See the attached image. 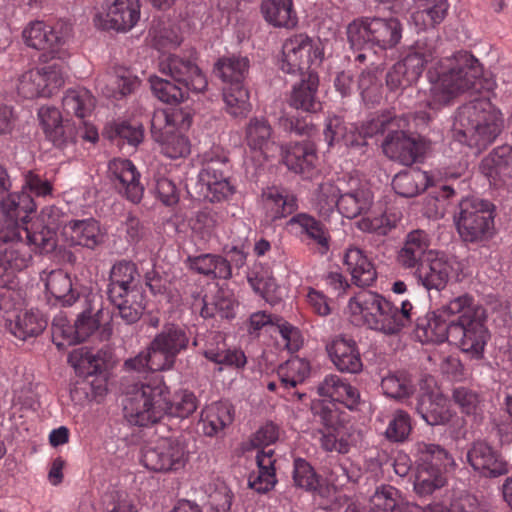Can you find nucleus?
Instances as JSON below:
<instances>
[{"mask_svg": "<svg viewBox=\"0 0 512 512\" xmlns=\"http://www.w3.org/2000/svg\"><path fill=\"white\" fill-rule=\"evenodd\" d=\"M434 73L428 72L432 83L428 106L438 110L449 105L461 93L466 91L480 92L490 89V82L483 78V69L472 55H463L460 59H445L440 61Z\"/></svg>", "mask_w": 512, "mask_h": 512, "instance_id": "obj_1", "label": "nucleus"}, {"mask_svg": "<svg viewBox=\"0 0 512 512\" xmlns=\"http://www.w3.org/2000/svg\"><path fill=\"white\" fill-rule=\"evenodd\" d=\"M502 119L487 99H476L461 106L453 122L454 141L479 153L491 145L501 132Z\"/></svg>", "mask_w": 512, "mask_h": 512, "instance_id": "obj_2", "label": "nucleus"}, {"mask_svg": "<svg viewBox=\"0 0 512 512\" xmlns=\"http://www.w3.org/2000/svg\"><path fill=\"white\" fill-rule=\"evenodd\" d=\"M443 314L459 315L452 321L450 343L473 358H481L488 339L485 309L469 294L453 298L442 306Z\"/></svg>", "mask_w": 512, "mask_h": 512, "instance_id": "obj_3", "label": "nucleus"}, {"mask_svg": "<svg viewBox=\"0 0 512 512\" xmlns=\"http://www.w3.org/2000/svg\"><path fill=\"white\" fill-rule=\"evenodd\" d=\"M168 387L160 377L134 385L123 401L126 420L136 426L146 427L159 422L165 416Z\"/></svg>", "mask_w": 512, "mask_h": 512, "instance_id": "obj_4", "label": "nucleus"}, {"mask_svg": "<svg viewBox=\"0 0 512 512\" xmlns=\"http://www.w3.org/2000/svg\"><path fill=\"white\" fill-rule=\"evenodd\" d=\"M346 34L354 50H387L400 42L402 25L396 18L360 17L348 24Z\"/></svg>", "mask_w": 512, "mask_h": 512, "instance_id": "obj_5", "label": "nucleus"}, {"mask_svg": "<svg viewBox=\"0 0 512 512\" xmlns=\"http://www.w3.org/2000/svg\"><path fill=\"white\" fill-rule=\"evenodd\" d=\"M191 116L181 110H157L151 118V135L159 143L161 153L177 159L190 153V142L184 131L191 125Z\"/></svg>", "mask_w": 512, "mask_h": 512, "instance_id": "obj_6", "label": "nucleus"}, {"mask_svg": "<svg viewBox=\"0 0 512 512\" xmlns=\"http://www.w3.org/2000/svg\"><path fill=\"white\" fill-rule=\"evenodd\" d=\"M415 449L419 463L414 479V491L424 497L446 484V469L453 463V459L444 448L436 444L418 442Z\"/></svg>", "mask_w": 512, "mask_h": 512, "instance_id": "obj_7", "label": "nucleus"}, {"mask_svg": "<svg viewBox=\"0 0 512 512\" xmlns=\"http://www.w3.org/2000/svg\"><path fill=\"white\" fill-rule=\"evenodd\" d=\"M324 51L319 40L306 34H295L282 46L281 70L288 74L305 75L315 71L323 60Z\"/></svg>", "mask_w": 512, "mask_h": 512, "instance_id": "obj_8", "label": "nucleus"}, {"mask_svg": "<svg viewBox=\"0 0 512 512\" xmlns=\"http://www.w3.org/2000/svg\"><path fill=\"white\" fill-rule=\"evenodd\" d=\"M455 223L459 235L466 242H480L490 238L494 229L491 204L479 199L462 200Z\"/></svg>", "mask_w": 512, "mask_h": 512, "instance_id": "obj_9", "label": "nucleus"}, {"mask_svg": "<svg viewBox=\"0 0 512 512\" xmlns=\"http://www.w3.org/2000/svg\"><path fill=\"white\" fill-rule=\"evenodd\" d=\"M189 451L184 442L174 437H163L142 450L143 465L154 472L176 473L185 468Z\"/></svg>", "mask_w": 512, "mask_h": 512, "instance_id": "obj_10", "label": "nucleus"}, {"mask_svg": "<svg viewBox=\"0 0 512 512\" xmlns=\"http://www.w3.org/2000/svg\"><path fill=\"white\" fill-rule=\"evenodd\" d=\"M228 158L219 148L206 152L202 158L199 182L206 191L204 197L210 202H221L234 193L229 180Z\"/></svg>", "mask_w": 512, "mask_h": 512, "instance_id": "obj_11", "label": "nucleus"}, {"mask_svg": "<svg viewBox=\"0 0 512 512\" xmlns=\"http://www.w3.org/2000/svg\"><path fill=\"white\" fill-rule=\"evenodd\" d=\"M434 48L423 41H417L404 56L395 63L386 75V85L391 91L404 89L415 83L425 65L434 59Z\"/></svg>", "mask_w": 512, "mask_h": 512, "instance_id": "obj_12", "label": "nucleus"}, {"mask_svg": "<svg viewBox=\"0 0 512 512\" xmlns=\"http://www.w3.org/2000/svg\"><path fill=\"white\" fill-rule=\"evenodd\" d=\"M460 271L461 263L455 256L435 250L430 252L427 259L413 272V277L425 290L440 292L452 278L458 277Z\"/></svg>", "mask_w": 512, "mask_h": 512, "instance_id": "obj_13", "label": "nucleus"}, {"mask_svg": "<svg viewBox=\"0 0 512 512\" xmlns=\"http://www.w3.org/2000/svg\"><path fill=\"white\" fill-rule=\"evenodd\" d=\"M35 210L36 204L29 193L8 192L0 201V243L19 237L21 227Z\"/></svg>", "mask_w": 512, "mask_h": 512, "instance_id": "obj_14", "label": "nucleus"}, {"mask_svg": "<svg viewBox=\"0 0 512 512\" xmlns=\"http://www.w3.org/2000/svg\"><path fill=\"white\" fill-rule=\"evenodd\" d=\"M65 66L62 61H53L41 68L23 73L17 90L26 99L49 97L64 83Z\"/></svg>", "mask_w": 512, "mask_h": 512, "instance_id": "obj_15", "label": "nucleus"}, {"mask_svg": "<svg viewBox=\"0 0 512 512\" xmlns=\"http://www.w3.org/2000/svg\"><path fill=\"white\" fill-rule=\"evenodd\" d=\"M319 416L323 428L317 431L320 447L325 452L346 454L351 447V434L345 426V415L333 403H323Z\"/></svg>", "mask_w": 512, "mask_h": 512, "instance_id": "obj_16", "label": "nucleus"}, {"mask_svg": "<svg viewBox=\"0 0 512 512\" xmlns=\"http://www.w3.org/2000/svg\"><path fill=\"white\" fill-rule=\"evenodd\" d=\"M71 34L72 25L66 20H58L52 26L43 21H34L22 33L27 46L37 50H46L52 58H61V47L66 44Z\"/></svg>", "mask_w": 512, "mask_h": 512, "instance_id": "obj_17", "label": "nucleus"}, {"mask_svg": "<svg viewBox=\"0 0 512 512\" xmlns=\"http://www.w3.org/2000/svg\"><path fill=\"white\" fill-rule=\"evenodd\" d=\"M190 335L185 326L174 323L165 324L151 341V349L155 351L153 364L156 367L171 369L177 356L188 349Z\"/></svg>", "mask_w": 512, "mask_h": 512, "instance_id": "obj_18", "label": "nucleus"}, {"mask_svg": "<svg viewBox=\"0 0 512 512\" xmlns=\"http://www.w3.org/2000/svg\"><path fill=\"white\" fill-rule=\"evenodd\" d=\"M159 71L193 93H202L208 86L205 74L190 57L163 54L159 59Z\"/></svg>", "mask_w": 512, "mask_h": 512, "instance_id": "obj_19", "label": "nucleus"}, {"mask_svg": "<svg viewBox=\"0 0 512 512\" xmlns=\"http://www.w3.org/2000/svg\"><path fill=\"white\" fill-rule=\"evenodd\" d=\"M2 244L7 247L0 251V288L13 289L17 286V273L30 265L32 253L21 234L15 239L0 243Z\"/></svg>", "mask_w": 512, "mask_h": 512, "instance_id": "obj_20", "label": "nucleus"}, {"mask_svg": "<svg viewBox=\"0 0 512 512\" xmlns=\"http://www.w3.org/2000/svg\"><path fill=\"white\" fill-rule=\"evenodd\" d=\"M99 320L90 311H83L74 325L62 317H56L52 323V340L58 349L87 340L98 332Z\"/></svg>", "mask_w": 512, "mask_h": 512, "instance_id": "obj_21", "label": "nucleus"}, {"mask_svg": "<svg viewBox=\"0 0 512 512\" xmlns=\"http://www.w3.org/2000/svg\"><path fill=\"white\" fill-rule=\"evenodd\" d=\"M372 310L380 311L381 319L370 318L369 329L381 332L386 335H395L403 328L410 325L416 315L414 306L409 300L401 302L400 307L389 300L386 303L373 306Z\"/></svg>", "mask_w": 512, "mask_h": 512, "instance_id": "obj_22", "label": "nucleus"}, {"mask_svg": "<svg viewBox=\"0 0 512 512\" xmlns=\"http://www.w3.org/2000/svg\"><path fill=\"white\" fill-rule=\"evenodd\" d=\"M466 461L474 471L488 478L507 473V463L501 454L486 441L473 442L466 452Z\"/></svg>", "mask_w": 512, "mask_h": 512, "instance_id": "obj_23", "label": "nucleus"}, {"mask_svg": "<svg viewBox=\"0 0 512 512\" xmlns=\"http://www.w3.org/2000/svg\"><path fill=\"white\" fill-rule=\"evenodd\" d=\"M382 148L388 158L405 166L421 161L426 149L422 141L409 136L402 130L389 132Z\"/></svg>", "mask_w": 512, "mask_h": 512, "instance_id": "obj_24", "label": "nucleus"}, {"mask_svg": "<svg viewBox=\"0 0 512 512\" xmlns=\"http://www.w3.org/2000/svg\"><path fill=\"white\" fill-rule=\"evenodd\" d=\"M109 177L119 193L132 203H139L143 197L144 186L140 182V173L129 159L114 158L108 164Z\"/></svg>", "mask_w": 512, "mask_h": 512, "instance_id": "obj_25", "label": "nucleus"}, {"mask_svg": "<svg viewBox=\"0 0 512 512\" xmlns=\"http://www.w3.org/2000/svg\"><path fill=\"white\" fill-rule=\"evenodd\" d=\"M288 225L297 227L300 240L308 246L315 247L321 255L329 251L331 236L327 226L319 219L301 212L293 215Z\"/></svg>", "mask_w": 512, "mask_h": 512, "instance_id": "obj_26", "label": "nucleus"}, {"mask_svg": "<svg viewBox=\"0 0 512 512\" xmlns=\"http://www.w3.org/2000/svg\"><path fill=\"white\" fill-rule=\"evenodd\" d=\"M431 239L424 230H413L409 232L397 253V262L405 270L416 269L427 259L430 252Z\"/></svg>", "mask_w": 512, "mask_h": 512, "instance_id": "obj_27", "label": "nucleus"}, {"mask_svg": "<svg viewBox=\"0 0 512 512\" xmlns=\"http://www.w3.org/2000/svg\"><path fill=\"white\" fill-rule=\"evenodd\" d=\"M62 235L71 247L81 246L95 249L103 242L100 225L93 218L76 219L67 222L62 228Z\"/></svg>", "mask_w": 512, "mask_h": 512, "instance_id": "obj_28", "label": "nucleus"}, {"mask_svg": "<svg viewBox=\"0 0 512 512\" xmlns=\"http://www.w3.org/2000/svg\"><path fill=\"white\" fill-rule=\"evenodd\" d=\"M327 351L338 371L350 374H358L362 371L363 362L355 340L337 337L327 346Z\"/></svg>", "mask_w": 512, "mask_h": 512, "instance_id": "obj_29", "label": "nucleus"}, {"mask_svg": "<svg viewBox=\"0 0 512 512\" xmlns=\"http://www.w3.org/2000/svg\"><path fill=\"white\" fill-rule=\"evenodd\" d=\"M300 82L292 87L289 97V105L295 109L309 113H316L322 109V104L317 96L319 77L316 71H309L300 75Z\"/></svg>", "mask_w": 512, "mask_h": 512, "instance_id": "obj_30", "label": "nucleus"}, {"mask_svg": "<svg viewBox=\"0 0 512 512\" xmlns=\"http://www.w3.org/2000/svg\"><path fill=\"white\" fill-rule=\"evenodd\" d=\"M320 396L328 397L335 406V402L354 410L360 402V392L348 380L336 374L325 376L318 386Z\"/></svg>", "mask_w": 512, "mask_h": 512, "instance_id": "obj_31", "label": "nucleus"}, {"mask_svg": "<svg viewBox=\"0 0 512 512\" xmlns=\"http://www.w3.org/2000/svg\"><path fill=\"white\" fill-rule=\"evenodd\" d=\"M343 265L350 273L353 283L358 287H369L377 279L375 265L358 247L351 246L345 250Z\"/></svg>", "mask_w": 512, "mask_h": 512, "instance_id": "obj_32", "label": "nucleus"}, {"mask_svg": "<svg viewBox=\"0 0 512 512\" xmlns=\"http://www.w3.org/2000/svg\"><path fill=\"white\" fill-rule=\"evenodd\" d=\"M136 275L137 269L134 263L125 260L115 263L110 272L109 299H119L122 296L140 297L135 285Z\"/></svg>", "mask_w": 512, "mask_h": 512, "instance_id": "obj_33", "label": "nucleus"}, {"mask_svg": "<svg viewBox=\"0 0 512 512\" xmlns=\"http://www.w3.org/2000/svg\"><path fill=\"white\" fill-rule=\"evenodd\" d=\"M262 206L267 220L271 222L291 215L298 208L296 196L279 187L263 190Z\"/></svg>", "mask_w": 512, "mask_h": 512, "instance_id": "obj_34", "label": "nucleus"}, {"mask_svg": "<svg viewBox=\"0 0 512 512\" xmlns=\"http://www.w3.org/2000/svg\"><path fill=\"white\" fill-rule=\"evenodd\" d=\"M387 299L382 295L363 290L350 298L347 306L349 319L356 326H367L369 328L370 318L381 319L380 311L372 310L373 306L386 303Z\"/></svg>", "mask_w": 512, "mask_h": 512, "instance_id": "obj_35", "label": "nucleus"}, {"mask_svg": "<svg viewBox=\"0 0 512 512\" xmlns=\"http://www.w3.org/2000/svg\"><path fill=\"white\" fill-rule=\"evenodd\" d=\"M387 299L382 295L363 290L350 298L347 306L349 319L356 326H367L369 328L370 318L381 319L380 311L372 310L373 306L386 303Z\"/></svg>", "mask_w": 512, "mask_h": 512, "instance_id": "obj_36", "label": "nucleus"}, {"mask_svg": "<svg viewBox=\"0 0 512 512\" xmlns=\"http://www.w3.org/2000/svg\"><path fill=\"white\" fill-rule=\"evenodd\" d=\"M369 512H425L422 506L404 502L400 492L391 485L377 488L369 501Z\"/></svg>", "mask_w": 512, "mask_h": 512, "instance_id": "obj_37", "label": "nucleus"}, {"mask_svg": "<svg viewBox=\"0 0 512 512\" xmlns=\"http://www.w3.org/2000/svg\"><path fill=\"white\" fill-rule=\"evenodd\" d=\"M439 315L435 313L428 314L424 318H417L415 334L422 343H450L452 321L447 322L442 317L448 316L443 314L442 308Z\"/></svg>", "mask_w": 512, "mask_h": 512, "instance_id": "obj_38", "label": "nucleus"}, {"mask_svg": "<svg viewBox=\"0 0 512 512\" xmlns=\"http://www.w3.org/2000/svg\"><path fill=\"white\" fill-rule=\"evenodd\" d=\"M273 449L258 451L256 455L257 471L250 474L248 484L258 493H267L277 483Z\"/></svg>", "mask_w": 512, "mask_h": 512, "instance_id": "obj_39", "label": "nucleus"}, {"mask_svg": "<svg viewBox=\"0 0 512 512\" xmlns=\"http://www.w3.org/2000/svg\"><path fill=\"white\" fill-rule=\"evenodd\" d=\"M109 353L104 350L93 352L87 347L73 349L68 355V363L82 376L101 373L109 360Z\"/></svg>", "mask_w": 512, "mask_h": 512, "instance_id": "obj_40", "label": "nucleus"}, {"mask_svg": "<svg viewBox=\"0 0 512 512\" xmlns=\"http://www.w3.org/2000/svg\"><path fill=\"white\" fill-rule=\"evenodd\" d=\"M417 413L431 426L444 425L452 418L449 402L441 394H424L416 406Z\"/></svg>", "mask_w": 512, "mask_h": 512, "instance_id": "obj_41", "label": "nucleus"}, {"mask_svg": "<svg viewBox=\"0 0 512 512\" xmlns=\"http://www.w3.org/2000/svg\"><path fill=\"white\" fill-rule=\"evenodd\" d=\"M282 157L288 169L295 173H305L315 166L317 160L315 146L309 141L282 147Z\"/></svg>", "mask_w": 512, "mask_h": 512, "instance_id": "obj_42", "label": "nucleus"}, {"mask_svg": "<svg viewBox=\"0 0 512 512\" xmlns=\"http://www.w3.org/2000/svg\"><path fill=\"white\" fill-rule=\"evenodd\" d=\"M260 10L265 21L274 27L290 29L298 23L293 0H262Z\"/></svg>", "mask_w": 512, "mask_h": 512, "instance_id": "obj_43", "label": "nucleus"}, {"mask_svg": "<svg viewBox=\"0 0 512 512\" xmlns=\"http://www.w3.org/2000/svg\"><path fill=\"white\" fill-rule=\"evenodd\" d=\"M107 22L117 31H126L135 26L140 17L138 0H113L108 6Z\"/></svg>", "mask_w": 512, "mask_h": 512, "instance_id": "obj_44", "label": "nucleus"}, {"mask_svg": "<svg viewBox=\"0 0 512 512\" xmlns=\"http://www.w3.org/2000/svg\"><path fill=\"white\" fill-rule=\"evenodd\" d=\"M233 421V408L226 402H214L201 412L200 425L206 436L213 437L222 432Z\"/></svg>", "mask_w": 512, "mask_h": 512, "instance_id": "obj_45", "label": "nucleus"}, {"mask_svg": "<svg viewBox=\"0 0 512 512\" xmlns=\"http://www.w3.org/2000/svg\"><path fill=\"white\" fill-rule=\"evenodd\" d=\"M186 264L190 270L207 277L219 279L231 277L230 262L221 255L206 253L188 256Z\"/></svg>", "mask_w": 512, "mask_h": 512, "instance_id": "obj_46", "label": "nucleus"}, {"mask_svg": "<svg viewBox=\"0 0 512 512\" xmlns=\"http://www.w3.org/2000/svg\"><path fill=\"white\" fill-rule=\"evenodd\" d=\"M480 170L493 181L512 177V147L502 145L495 148L482 160Z\"/></svg>", "mask_w": 512, "mask_h": 512, "instance_id": "obj_47", "label": "nucleus"}, {"mask_svg": "<svg viewBox=\"0 0 512 512\" xmlns=\"http://www.w3.org/2000/svg\"><path fill=\"white\" fill-rule=\"evenodd\" d=\"M45 287L64 307L72 306L79 299V292L73 288L70 275L62 269L53 270L47 275Z\"/></svg>", "mask_w": 512, "mask_h": 512, "instance_id": "obj_48", "label": "nucleus"}, {"mask_svg": "<svg viewBox=\"0 0 512 512\" xmlns=\"http://www.w3.org/2000/svg\"><path fill=\"white\" fill-rule=\"evenodd\" d=\"M430 176L420 169H407L397 173L392 180L394 191L406 198L415 197L430 184Z\"/></svg>", "mask_w": 512, "mask_h": 512, "instance_id": "obj_49", "label": "nucleus"}, {"mask_svg": "<svg viewBox=\"0 0 512 512\" xmlns=\"http://www.w3.org/2000/svg\"><path fill=\"white\" fill-rule=\"evenodd\" d=\"M47 326V320L38 310L19 313L14 320H9L7 328L16 338L26 340L41 334Z\"/></svg>", "mask_w": 512, "mask_h": 512, "instance_id": "obj_50", "label": "nucleus"}, {"mask_svg": "<svg viewBox=\"0 0 512 512\" xmlns=\"http://www.w3.org/2000/svg\"><path fill=\"white\" fill-rule=\"evenodd\" d=\"M236 307L234 296L229 291L219 289L213 295L204 296L200 314L203 318L232 319Z\"/></svg>", "mask_w": 512, "mask_h": 512, "instance_id": "obj_51", "label": "nucleus"}, {"mask_svg": "<svg viewBox=\"0 0 512 512\" xmlns=\"http://www.w3.org/2000/svg\"><path fill=\"white\" fill-rule=\"evenodd\" d=\"M249 69V60L242 56H224L214 64V73L226 86L244 83Z\"/></svg>", "mask_w": 512, "mask_h": 512, "instance_id": "obj_52", "label": "nucleus"}, {"mask_svg": "<svg viewBox=\"0 0 512 512\" xmlns=\"http://www.w3.org/2000/svg\"><path fill=\"white\" fill-rule=\"evenodd\" d=\"M372 202L373 194L370 189L358 187L341 193L337 209L344 217L353 219L367 212Z\"/></svg>", "mask_w": 512, "mask_h": 512, "instance_id": "obj_53", "label": "nucleus"}, {"mask_svg": "<svg viewBox=\"0 0 512 512\" xmlns=\"http://www.w3.org/2000/svg\"><path fill=\"white\" fill-rule=\"evenodd\" d=\"M21 230V235L25 243L29 245L31 253L33 251L50 253L56 248L57 234L52 227L49 229L41 223H33L31 227H28L27 224L23 225Z\"/></svg>", "mask_w": 512, "mask_h": 512, "instance_id": "obj_54", "label": "nucleus"}, {"mask_svg": "<svg viewBox=\"0 0 512 512\" xmlns=\"http://www.w3.org/2000/svg\"><path fill=\"white\" fill-rule=\"evenodd\" d=\"M62 107L67 115H74L83 120L92 113L95 98L86 88L68 89L63 96Z\"/></svg>", "mask_w": 512, "mask_h": 512, "instance_id": "obj_55", "label": "nucleus"}, {"mask_svg": "<svg viewBox=\"0 0 512 512\" xmlns=\"http://www.w3.org/2000/svg\"><path fill=\"white\" fill-rule=\"evenodd\" d=\"M246 142L253 151H259L265 157L268 156L272 141V129L268 121L264 118L250 119L246 127Z\"/></svg>", "mask_w": 512, "mask_h": 512, "instance_id": "obj_56", "label": "nucleus"}, {"mask_svg": "<svg viewBox=\"0 0 512 512\" xmlns=\"http://www.w3.org/2000/svg\"><path fill=\"white\" fill-rule=\"evenodd\" d=\"M415 4L418 5V10L413 13L412 18L416 25H421L422 28L440 24L450 6L448 0H416Z\"/></svg>", "mask_w": 512, "mask_h": 512, "instance_id": "obj_57", "label": "nucleus"}, {"mask_svg": "<svg viewBox=\"0 0 512 512\" xmlns=\"http://www.w3.org/2000/svg\"><path fill=\"white\" fill-rule=\"evenodd\" d=\"M310 374V364L306 360L293 357L281 364L277 369L280 387L284 389L295 388L302 384Z\"/></svg>", "mask_w": 512, "mask_h": 512, "instance_id": "obj_58", "label": "nucleus"}, {"mask_svg": "<svg viewBox=\"0 0 512 512\" xmlns=\"http://www.w3.org/2000/svg\"><path fill=\"white\" fill-rule=\"evenodd\" d=\"M381 389L390 398L403 399L414 393L415 385L408 372L396 371L382 378Z\"/></svg>", "mask_w": 512, "mask_h": 512, "instance_id": "obj_59", "label": "nucleus"}, {"mask_svg": "<svg viewBox=\"0 0 512 512\" xmlns=\"http://www.w3.org/2000/svg\"><path fill=\"white\" fill-rule=\"evenodd\" d=\"M249 98V92L244 83L223 88V100L226 105V111L233 117L247 116L252 108Z\"/></svg>", "mask_w": 512, "mask_h": 512, "instance_id": "obj_60", "label": "nucleus"}, {"mask_svg": "<svg viewBox=\"0 0 512 512\" xmlns=\"http://www.w3.org/2000/svg\"><path fill=\"white\" fill-rule=\"evenodd\" d=\"M341 189L332 182L321 183L313 192V206L320 216H329L338 208Z\"/></svg>", "mask_w": 512, "mask_h": 512, "instance_id": "obj_61", "label": "nucleus"}, {"mask_svg": "<svg viewBox=\"0 0 512 512\" xmlns=\"http://www.w3.org/2000/svg\"><path fill=\"white\" fill-rule=\"evenodd\" d=\"M149 81L153 94L164 103H179L185 98H188V93L191 92L176 82L172 83L168 79H163L158 76H151Z\"/></svg>", "mask_w": 512, "mask_h": 512, "instance_id": "obj_62", "label": "nucleus"}, {"mask_svg": "<svg viewBox=\"0 0 512 512\" xmlns=\"http://www.w3.org/2000/svg\"><path fill=\"white\" fill-rule=\"evenodd\" d=\"M378 74V67H371L364 70L359 76L358 89L366 104L374 105L382 98V84Z\"/></svg>", "mask_w": 512, "mask_h": 512, "instance_id": "obj_63", "label": "nucleus"}, {"mask_svg": "<svg viewBox=\"0 0 512 512\" xmlns=\"http://www.w3.org/2000/svg\"><path fill=\"white\" fill-rule=\"evenodd\" d=\"M155 351L151 349V345L139 352L135 357L127 359L124 363L125 369L130 372L144 374V381L149 382L153 377H159L154 373L157 371L167 370L165 367H156L152 360Z\"/></svg>", "mask_w": 512, "mask_h": 512, "instance_id": "obj_64", "label": "nucleus"}]
</instances>
